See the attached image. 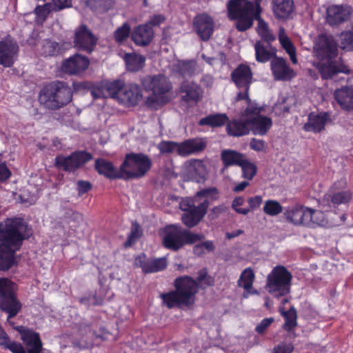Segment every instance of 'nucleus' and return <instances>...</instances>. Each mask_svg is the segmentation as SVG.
Instances as JSON below:
<instances>
[{"instance_id":"nucleus-59","label":"nucleus","mask_w":353,"mask_h":353,"mask_svg":"<svg viewBox=\"0 0 353 353\" xmlns=\"http://www.w3.org/2000/svg\"><path fill=\"white\" fill-rule=\"evenodd\" d=\"M0 345L10 350L13 353H27L21 343L10 341L8 336H6V343H0Z\"/></svg>"},{"instance_id":"nucleus-6","label":"nucleus","mask_w":353,"mask_h":353,"mask_svg":"<svg viewBox=\"0 0 353 353\" xmlns=\"http://www.w3.org/2000/svg\"><path fill=\"white\" fill-rule=\"evenodd\" d=\"M292 275L283 265L275 266L268 275L266 290L273 296L279 298L290 292Z\"/></svg>"},{"instance_id":"nucleus-56","label":"nucleus","mask_w":353,"mask_h":353,"mask_svg":"<svg viewBox=\"0 0 353 353\" xmlns=\"http://www.w3.org/2000/svg\"><path fill=\"white\" fill-rule=\"evenodd\" d=\"M342 48L345 50H353V29L352 31L343 32L341 35Z\"/></svg>"},{"instance_id":"nucleus-3","label":"nucleus","mask_w":353,"mask_h":353,"mask_svg":"<svg viewBox=\"0 0 353 353\" xmlns=\"http://www.w3.org/2000/svg\"><path fill=\"white\" fill-rule=\"evenodd\" d=\"M197 280L196 281L188 276L176 278L174 281L175 290L161 294L163 304L170 309L192 305L199 290V283L207 286L212 285V279L207 275L205 270L199 271Z\"/></svg>"},{"instance_id":"nucleus-19","label":"nucleus","mask_w":353,"mask_h":353,"mask_svg":"<svg viewBox=\"0 0 353 353\" xmlns=\"http://www.w3.org/2000/svg\"><path fill=\"white\" fill-rule=\"evenodd\" d=\"M288 223L295 226L307 227L309 217V208L301 205L289 207L283 214Z\"/></svg>"},{"instance_id":"nucleus-33","label":"nucleus","mask_w":353,"mask_h":353,"mask_svg":"<svg viewBox=\"0 0 353 353\" xmlns=\"http://www.w3.org/2000/svg\"><path fill=\"white\" fill-rule=\"evenodd\" d=\"M94 168L99 174L104 175L107 178L122 179L121 168L118 171L110 161L104 159H96Z\"/></svg>"},{"instance_id":"nucleus-25","label":"nucleus","mask_w":353,"mask_h":353,"mask_svg":"<svg viewBox=\"0 0 353 353\" xmlns=\"http://www.w3.org/2000/svg\"><path fill=\"white\" fill-rule=\"evenodd\" d=\"M154 38V30L149 23L139 25L132 33V39L139 46H148Z\"/></svg>"},{"instance_id":"nucleus-21","label":"nucleus","mask_w":353,"mask_h":353,"mask_svg":"<svg viewBox=\"0 0 353 353\" xmlns=\"http://www.w3.org/2000/svg\"><path fill=\"white\" fill-rule=\"evenodd\" d=\"M194 28L201 40L208 41L214 32V23L206 14H199L194 19Z\"/></svg>"},{"instance_id":"nucleus-8","label":"nucleus","mask_w":353,"mask_h":353,"mask_svg":"<svg viewBox=\"0 0 353 353\" xmlns=\"http://www.w3.org/2000/svg\"><path fill=\"white\" fill-rule=\"evenodd\" d=\"M205 148V143L196 139H190L181 143L163 141L158 144V148L161 154L176 152L181 157H187L197 153Z\"/></svg>"},{"instance_id":"nucleus-28","label":"nucleus","mask_w":353,"mask_h":353,"mask_svg":"<svg viewBox=\"0 0 353 353\" xmlns=\"http://www.w3.org/2000/svg\"><path fill=\"white\" fill-rule=\"evenodd\" d=\"M350 14L348 8L332 5L327 8L326 21L331 26H337L347 21Z\"/></svg>"},{"instance_id":"nucleus-48","label":"nucleus","mask_w":353,"mask_h":353,"mask_svg":"<svg viewBox=\"0 0 353 353\" xmlns=\"http://www.w3.org/2000/svg\"><path fill=\"white\" fill-rule=\"evenodd\" d=\"M59 43L49 39L43 41L41 53L45 57L54 56L59 52Z\"/></svg>"},{"instance_id":"nucleus-13","label":"nucleus","mask_w":353,"mask_h":353,"mask_svg":"<svg viewBox=\"0 0 353 353\" xmlns=\"http://www.w3.org/2000/svg\"><path fill=\"white\" fill-rule=\"evenodd\" d=\"M19 46L10 37L0 41V65L10 68L17 59Z\"/></svg>"},{"instance_id":"nucleus-35","label":"nucleus","mask_w":353,"mask_h":353,"mask_svg":"<svg viewBox=\"0 0 353 353\" xmlns=\"http://www.w3.org/2000/svg\"><path fill=\"white\" fill-rule=\"evenodd\" d=\"M249 120L250 128L255 134L265 135L272 125V119L265 116H257Z\"/></svg>"},{"instance_id":"nucleus-61","label":"nucleus","mask_w":353,"mask_h":353,"mask_svg":"<svg viewBox=\"0 0 353 353\" xmlns=\"http://www.w3.org/2000/svg\"><path fill=\"white\" fill-rule=\"evenodd\" d=\"M72 0H52L54 12L60 11L65 8L72 7Z\"/></svg>"},{"instance_id":"nucleus-36","label":"nucleus","mask_w":353,"mask_h":353,"mask_svg":"<svg viewBox=\"0 0 353 353\" xmlns=\"http://www.w3.org/2000/svg\"><path fill=\"white\" fill-rule=\"evenodd\" d=\"M219 198V190L215 187L203 189L196 192L194 200L196 202H200L199 204H207L208 210L210 203L217 200Z\"/></svg>"},{"instance_id":"nucleus-23","label":"nucleus","mask_w":353,"mask_h":353,"mask_svg":"<svg viewBox=\"0 0 353 353\" xmlns=\"http://www.w3.org/2000/svg\"><path fill=\"white\" fill-rule=\"evenodd\" d=\"M231 78L239 88L250 89L252 81V72L250 66L240 64L231 74Z\"/></svg>"},{"instance_id":"nucleus-15","label":"nucleus","mask_w":353,"mask_h":353,"mask_svg":"<svg viewBox=\"0 0 353 353\" xmlns=\"http://www.w3.org/2000/svg\"><path fill=\"white\" fill-rule=\"evenodd\" d=\"M206 205L207 204H198L195 206L190 203H181L182 210L186 212L181 217L183 224L190 228L197 225L207 212Z\"/></svg>"},{"instance_id":"nucleus-27","label":"nucleus","mask_w":353,"mask_h":353,"mask_svg":"<svg viewBox=\"0 0 353 353\" xmlns=\"http://www.w3.org/2000/svg\"><path fill=\"white\" fill-rule=\"evenodd\" d=\"M142 91L137 84L124 85L120 92L119 101L125 105H136L142 99Z\"/></svg>"},{"instance_id":"nucleus-64","label":"nucleus","mask_w":353,"mask_h":353,"mask_svg":"<svg viewBox=\"0 0 353 353\" xmlns=\"http://www.w3.org/2000/svg\"><path fill=\"white\" fill-rule=\"evenodd\" d=\"M293 350L292 344L283 343L274 347L272 353H291Z\"/></svg>"},{"instance_id":"nucleus-4","label":"nucleus","mask_w":353,"mask_h":353,"mask_svg":"<svg viewBox=\"0 0 353 353\" xmlns=\"http://www.w3.org/2000/svg\"><path fill=\"white\" fill-rule=\"evenodd\" d=\"M204 239L203 234L193 233L179 225L165 228L163 245L171 250L177 251L185 244H193Z\"/></svg>"},{"instance_id":"nucleus-46","label":"nucleus","mask_w":353,"mask_h":353,"mask_svg":"<svg viewBox=\"0 0 353 353\" xmlns=\"http://www.w3.org/2000/svg\"><path fill=\"white\" fill-rule=\"evenodd\" d=\"M169 99L167 97L157 96L154 94L148 97L145 101V105L154 110H157L163 105L167 103Z\"/></svg>"},{"instance_id":"nucleus-54","label":"nucleus","mask_w":353,"mask_h":353,"mask_svg":"<svg viewBox=\"0 0 353 353\" xmlns=\"http://www.w3.org/2000/svg\"><path fill=\"white\" fill-rule=\"evenodd\" d=\"M295 100L293 97L285 98L281 103L277 104L274 108L276 114H285L289 112L291 105L294 104Z\"/></svg>"},{"instance_id":"nucleus-2","label":"nucleus","mask_w":353,"mask_h":353,"mask_svg":"<svg viewBox=\"0 0 353 353\" xmlns=\"http://www.w3.org/2000/svg\"><path fill=\"white\" fill-rule=\"evenodd\" d=\"M27 230L28 225L21 218L0 223V270H8L14 264V253L19 250Z\"/></svg>"},{"instance_id":"nucleus-51","label":"nucleus","mask_w":353,"mask_h":353,"mask_svg":"<svg viewBox=\"0 0 353 353\" xmlns=\"http://www.w3.org/2000/svg\"><path fill=\"white\" fill-rule=\"evenodd\" d=\"M243 171V177L248 180L252 178L256 174V166L253 163L248 161L246 157L243 160V163L239 165Z\"/></svg>"},{"instance_id":"nucleus-40","label":"nucleus","mask_w":353,"mask_h":353,"mask_svg":"<svg viewBox=\"0 0 353 353\" xmlns=\"http://www.w3.org/2000/svg\"><path fill=\"white\" fill-rule=\"evenodd\" d=\"M228 120L225 114H215L201 119L199 124L201 126L208 125L212 128H218L224 125Z\"/></svg>"},{"instance_id":"nucleus-22","label":"nucleus","mask_w":353,"mask_h":353,"mask_svg":"<svg viewBox=\"0 0 353 353\" xmlns=\"http://www.w3.org/2000/svg\"><path fill=\"white\" fill-rule=\"evenodd\" d=\"M89 64L90 61L86 57L77 54L63 61L61 70L69 74H79L84 72Z\"/></svg>"},{"instance_id":"nucleus-30","label":"nucleus","mask_w":353,"mask_h":353,"mask_svg":"<svg viewBox=\"0 0 353 353\" xmlns=\"http://www.w3.org/2000/svg\"><path fill=\"white\" fill-rule=\"evenodd\" d=\"M272 41H258L254 44L256 60L266 63L276 57V50L271 45Z\"/></svg>"},{"instance_id":"nucleus-14","label":"nucleus","mask_w":353,"mask_h":353,"mask_svg":"<svg viewBox=\"0 0 353 353\" xmlns=\"http://www.w3.org/2000/svg\"><path fill=\"white\" fill-rule=\"evenodd\" d=\"M345 186L346 181L344 179L334 183L324 196L323 201L331 202L334 206L348 203L352 198V194L350 191L344 190Z\"/></svg>"},{"instance_id":"nucleus-24","label":"nucleus","mask_w":353,"mask_h":353,"mask_svg":"<svg viewBox=\"0 0 353 353\" xmlns=\"http://www.w3.org/2000/svg\"><path fill=\"white\" fill-rule=\"evenodd\" d=\"M21 339L23 341L27 353H41L42 351L43 343L40 339L39 334L31 330L24 329L20 330ZM42 353H50V352H43Z\"/></svg>"},{"instance_id":"nucleus-43","label":"nucleus","mask_w":353,"mask_h":353,"mask_svg":"<svg viewBox=\"0 0 353 353\" xmlns=\"http://www.w3.org/2000/svg\"><path fill=\"white\" fill-rule=\"evenodd\" d=\"M174 68L183 77H191L195 72V63L192 61H179L174 65Z\"/></svg>"},{"instance_id":"nucleus-9","label":"nucleus","mask_w":353,"mask_h":353,"mask_svg":"<svg viewBox=\"0 0 353 353\" xmlns=\"http://www.w3.org/2000/svg\"><path fill=\"white\" fill-rule=\"evenodd\" d=\"M321 78L324 80L333 79L339 74H350L351 70L341 58L318 61L314 63Z\"/></svg>"},{"instance_id":"nucleus-32","label":"nucleus","mask_w":353,"mask_h":353,"mask_svg":"<svg viewBox=\"0 0 353 353\" xmlns=\"http://www.w3.org/2000/svg\"><path fill=\"white\" fill-rule=\"evenodd\" d=\"M226 131L230 136L242 137L248 134L250 130V121L241 116L239 119L227 122Z\"/></svg>"},{"instance_id":"nucleus-18","label":"nucleus","mask_w":353,"mask_h":353,"mask_svg":"<svg viewBox=\"0 0 353 353\" xmlns=\"http://www.w3.org/2000/svg\"><path fill=\"white\" fill-rule=\"evenodd\" d=\"M270 67L274 80L290 81L296 77V72L290 68L286 59L275 57L271 60Z\"/></svg>"},{"instance_id":"nucleus-45","label":"nucleus","mask_w":353,"mask_h":353,"mask_svg":"<svg viewBox=\"0 0 353 353\" xmlns=\"http://www.w3.org/2000/svg\"><path fill=\"white\" fill-rule=\"evenodd\" d=\"M104 86L107 97L117 98L119 100L120 92L124 86V83L121 81H114L111 83H106Z\"/></svg>"},{"instance_id":"nucleus-42","label":"nucleus","mask_w":353,"mask_h":353,"mask_svg":"<svg viewBox=\"0 0 353 353\" xmlns=\"http://www.w3.org/2000/svg\"><path fill=\"white\" fill-rule=\"evenodd\" d=\"M308 228H315L316 226H325L328 222L325 214L320 211L309 208Z\"/></svg>"},{"instance_id":"nucleus-37","label":"nucleus","mask_w":353,"mask_h":353,"mask_svg":"<svg viewBox=\"0 0 353 353\" xmlns=\"http://www.w3.org/2000/svg\"><path fill=\"white\" fill-rule=\"evenodd\" d=\"M221 158L225 167L240 165L243 163L245 155L232 150H224L221 152Z\"/></svg>"},{"instance_id":"nucleus-38","label":"nucleus","mask_w":353,"mask_h":353,"mask_svg":"<svg viewBox=\"0 0 353 353\" xmlns=\"http://www.w3.org/2000/svg\"><path fill=\"white\" fill-rule=\"evenodd\" d=\"M124 61L129 71L137 72L144 67L145 58L144 56L137 53H126Z\"/></svg>"},{"instance_id":"nucleus-10","label":"nucleus","mask_w":353,"mask_h":353,"mask_svg":"<svg viewBox=\"0 0 353 353\" xmlns=\"http://www.w3.org/2000/svg\"><path fill=\"white\" fill-rule=\"evenodd\" d=\"M141 83L146 91L157 96L166 97L173 87L170 79L161 74L143 77L141 79Z\"/></svg>"},{"instance_id":"nucleus-60","label":"nucleus","mask_w":353,"mask_h":353,"mask_svg":"<svg viewBox=\"0 0 353 353\" xmlns=\"http://www.w3.org/2000/svg\"><path fill=\"white\" fill-rule=\"evenodd\" d=\"M244 202L245 199L242 196L236 197L233 200L232 207L237 213L246 215L250 212V209L240 208Z\"/></svg>"},{"instance_id":"nucleus-17","label":"nucleus","mask_w":353,"mask_h":353,"mask_svg":"<svg viewBox=\"0 0 353 353\" xmlns=\"http://www.w3.org/2000/svg\"><path fill=\"white\" fill-rule=\"evenodd\" d=\"M181 100L189 106L196 105L202 98L201 87L194 81H183L179 87Z\"/></svg>"},{"instance_id":"nucleus-39","label":"nucleus","mask_w":353,"mask_h":353,"mask_svg":"<svg viewBox=\"0 0 353 353\" xmlns=\"http://www.w3.org/2000/svg\"><path fill=\"white\" fill-rule=\"evenodd\" d=\"M254 280V274L253 270L251 268H246L241 273L238 281V285L250 294H258L256 290L252 289Z\"/></svg>"},{"instance_id":"nucleus-1","label":"nucleus","mask_w":353,"mask_h":353,"mask_svg":"<svg viewBox=\"0 0 353 353\" xmlns=\"http://www.w3.org/2000/svg\"><path fill=\"white\" fill-rule=\"evenodd\" d=\"M261 3H253L248 0H230L227 5L230 19L236 20V28L240 32L250 29L254 20L258 21L256 32L262 41H274L276 37L268 23L261 17Z\"/></svg>"},{"instance_id":"nucleus-49","label":"nucleus","mask_w":353,"mask_h":353,"mask_svg":"<svg viewBox=\"0 0 353 353\" xmlns=\"http://www.w3.org/2000/svg\"><path fill=\"white\" fill-rule=\"evenodd\" d=\"M283 211L282 205L275 200H268L265 203L263 212L270 216H276Z\"/></svg>"},{"instance_id":"nucleus-31","label":"nucleus","mask_w":353,"mask_h":353,"mask_svg":"<svg viewBox=\"0 0 353 353\" xmlns=\"http://www.w3.org/2000/svg\"><path fill=\"white\" fill-rule=\"evenodd\" d=\"M331 122L330 115L327 112L319 114H310L308 121L304 125V130L307 132H319L324 130L326 123Z\"/></svg>"},{"instance_id":"nucleus-26","label":"nucleus","mask_w":353,"mask_h":353,"mask_svg":"<svg viewBox=\"0 0 353 353\" xmlns=\"http://www.w3.org/2000/svg\"><path fill=\"white\" fill-rule=\"evenodd\" d=\"M49 90H54V96L57 99L55 104H59L61 108L68 104L72 97V94L70 88L68 84L63 81L52 82L48 85Z\"/></svg>"},{"instance_id":"nucleus-57","label":"nucleus","mask_w":353,"mask_h":353,"mask_svg":"<svg viewBox=\"0 0 353 353\" xmlns=\"http://www.w3.org/2000/svg\"><path fill=\"white\" fill-rule=\"evenodd\" d=\"M279 40L282 47L285 50L286 52L288 50H292V49L294 48L293 44L285 33L284 28L283 27L279 28Z\"/></svg>"},{"instance_id":"nucleus-47","label":"nucleus","mask_w":353,"mask_h":353,"mask_svg":"<svg viewBox=\"0 0 353 353\" xmlns=\"http://www.w3.org/2000/svg\"><path fill=\"white\" fill-rule=\"evenodd\" d=\"M131 28L128 23H124L114 32V39L115 41L121 44L125 41L130 34Z\"/></svg>"},{"instance_id":"nucleus-12","label":"nucleus","mask_w":353,"mask_h":353,"mask_svg":"<svg viewBox=\"0 0 353 353\" xmlns=\"http://www.w3.org/2000/svg\"><path fill=\"white\" fill-rule=\"evenodd\" d=\"M314 53L319 61L337 58L339 53L337 43L332 37L321 35L315 44Z\"/></svg>"},{"instance_id":"nucleus-7","label":"nucleus","mask_w":353,"mask_h":353,"mask_svg":"<svg viewBox=\"0 0 353 353\" xmlns=\"http://www.w3.org/2000/svg\"><path fill=\"white\" fill-rule=\"evenodd\" d=\"M16 290L17 285L14 282L6 278H0V309L8 313V321L15 316L21 309Z\"/></svg>"},{"instance_id":"nucleus-34","label":"nucleus","mask_w":353,"mask_h":353,"mask_svg":"<svg viewBox=\"0 0 353 353\" xmlns=\"http://www.w3.org/2000/svg\"><path fill=\"white\" fill-rule=\"evenodd\" d=\"M272 12L276 19H287L292 12L293 0H272Z\"/></svg>"},{"instance_id":"nucleus-29","label":"nucleus","mask_w":353,"mask_h":353,"mask_svg":"<svg viewBox=\"0 0 353 353\" xmlns=\"http://www.w3.org/2000/svg\"><path fill=\"white\" fill-rule=\"evenodd\" d=\"M334 96L341 109L346 111L353 110V85L343 86L336 89Z\"/></svg>"},{"instance_id":"nucleus-41","label":"nucleus","mask_w":353,"mask_h":353,"mask_svg":"<svg viewBox=\"0 0 353 353\" xmlns=\"http://www.w3.org/2000/svg\"><path fill=\"white\" fill-rule=\"evenodd\" d=\"M53 90H49L48 86H46L41 91L39 99V102L44 105L45 108L50 110H57L60 108L59 104H55V103H57V99Z\"/></svg>"},{"instance_id":"nucleus-55","label":"nucleus","mask_w":353,"mask_h":353,"mask_svg":"<svg viewBox=\"0 0 353 353\" xmlns=\"http://www.w3.org/2000/svg\"><path fill=\"white\" fill-rule=\"evenodd\" d=\"M52 11L54 10L51 3H47L43 6H38L34 10L37 16L42 20H45L47 16Z\"/></svg>"},{"instance_id":"nucleus-16","label":"nucleus","mask_w":353,"mask_h":353,"mask_svg":"<svg viewBox=\"0 0 353 353\" xmlns=\"http://www.w3.org/2000/svg\"><path fill=\"white\" fill-rule=\"evenodd\" d=\"M97 43V38L85 25H81L75 31L74 47L90 53Z\"/></svg>"},{"instance_id":"nucleus-44","label":"nucleus","mask_w":353,"mask_h":353,"mask_svg":"<svg viewBox=\"0 0 353 353\" xmlns=\"http://www.w3.org/2000/svg\"><path fill=\"white\" fill-rule=\"evenodd\" d=\"M281 314L285 319V323L283 328L287 331H290L297 325L296 322V311L294 307H292L288 311H283L280 310Z\"/></svg>"},{"instance_id":"nucleus-11","label":"nucleus","mask_w":353,"mask_h":353,"mask_svg":"<svg viewBox=\"0 0 353 353\" xmlns=\"http://www.w3.org/2000/svg\"><path fill=\"white\" fill-rule=\"evenodd\" d=\"M92 159V156L90 153L85 151H77L68 157L57 156L55 159V165L59 169L73 172Z\"/></svg>"},{"instance_id":"nucleus-58","label":"nucleus","mask_w":353,"mask_h":353,"mask_svg":"<svg viewBox=\"0 0 353 353\" xmlns=\"http://www.w3.org/2000/svg\"><path fill=\"white\" fill-rule=\"evenodd\" d=\"M142 234L141 230L138 224L133 223L131 228V232L128 236V241L125 242V246H130L137 241Z\"/></svg>"},{"instance_id":"nucleus-63","label":"nucleus","mask_w":353,"mask_h":353,"mask_svg":"<svg viewBox=\"0 0 353 353\" xmlns=\"http://www.w3.org/2000/svg\"><path fill=\"white\" fill-rule=\"evenodd\" d=\"M274 322L272 317L263 319L261 323L256 327L255 331L260 334H263L267 328Z\"/></svg>"},{"instance_id":"nucleus-20","label":"nucleus","mask_w":353,"mask_h":353,"mask_svg":"<svg viewBox=\"0 0 353 353\" xmlns=\"http://www.w3.org/2000/svg\"><path fill=\"white\" fill-rule=\"evenodd\" d=\"M134 265L141 268L144 273H153L165 270L168 263L165 257L149 259L143 254L135 258Z\"/></svg>"},{"instance_id":"nucleus-5","label":"nucleus","mask_w":353,"mask_h":353,"mask_svg":"<svg viewBox=\"0 0 353 353\" xmlns=\"http://www.w3.org/2000/svg\"><path fill=\"white\" fill-rule=\"evenodd\" d=\"M150 158L143 153H129L121 165V177L125 180L143 177L151 169Z\"/></svg>"},{"instance_id":"nucleus-53","label":"nucleus","mask_w":353,"mask_h":353,"mask_svg":"<svg viewBox=\"0 0 353 353\" xmlns=\"http://www.w3.org/2000/svg\"><path fill=\"white\" fill-rule=\"evenodd\" d=\"M248 106L243 112L242 117L245 119H252L259 116V114L261 111V108L257 106L255 103H252L250 99L247 102Z\"/></svg>"},{"instance_id":"nucleus-62","label":"nucleus","mask_w":353,"mask_h":353,"mask_svg":"<svg viewBox=\"0 0 353 353\" xmlns=\"http://www.w3.org/2000/svg\"><path fill=\"white\" fill-rule=\"evenodd\" d=\"M92 183L87 181L80 180L77 183V189L79 195H82L92 189Z\"/></svg>"},{"instance_id":"nucleus-52","label":"nucleus","mask_w":353,"mask_h":353,"mask_svg":"<svg viewBox=\"0 0 353 353\" xmlns=\"http://www.w3.org/2000/svg\"><path fill=\"white\" fill-rule=\"evenodd\" d=\"M88 6L93 10H108L113 5V0H86Z\"/></svg>"},{"instance_id":"nucleus-50","label":"nucleus","mask_w":353,"mask_h":353,"mask_svg":"<svg viewBox=\"0 0 353 353\" xmlns=\"http://www.w3.org/2000/svg\"><path fill=\"white\" fill-rule=\"evenodd\" d=\"M189 173L193 181L199 183L205 178V167L201 162H197L196 164L190 169Z\"/></svg>"}]
</instances>
